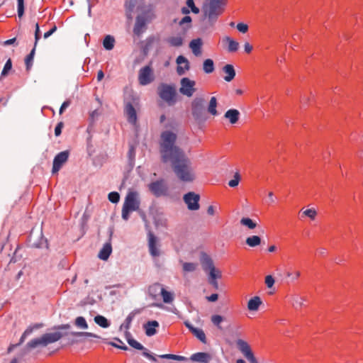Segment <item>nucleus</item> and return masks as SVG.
Wrapping results in <instances>:
<instances>
[{
    "label": "nucleus",
    "instance_id": "nucleus-29",
    "mask_svg": "<svg viewBox=\"0 0 363 363\" xmlns=\"http://www.w3.org/2000/svg\"><path fill=\"white\" fill-rule=\"evenodd\" d=\"M300 214L301 218L308 217L311 220H314L318 215V212L314 208L305 210L302 208L300 211Z\"/></svg>",
    "mask_w": 363,
    "mask_h": 363
},
{
    "label": "nucleus",
    "instance_id": "nucleus-10",
    "mask_svg": "<svg viewBox=\"0 0 363 363\" xmlns=\"http://www.w3.org/2000/svg\"><path fill=\"white\" fill-rule=\"evenodd\" d=\"M69 155L68 150H65L58 153L53 160L52 173H57L62 167L67 162Z\"/></svg>",
    "mask_w": 363,
    "mask_h": 363
},
{
    "label": "nucleus",
    "instance_id": "nucleus-50",
    "mask_svg": "<svg viewBox=\"0 0 363 363\" xmlns=\"http://www.w3.org/2000/svg\"><path fill=\"white\" fill-rule=\"evenodd\" d=\"M108 200L113 203H116L119 201V199H120V195L118 192L116 191H112L111 193L108 194Z\"/></svg>",
    "mask_w": 363,
    "mask_h": 363
},
{
    "label": "nucleus",
    "instance_id": "nucleus-35",
    "mask_svg": "<svg viewBox=\"0 0 363 363\" xmlns=\"http://www.w3.org/2000/svg\"><path fill=\"white\" fill-rule=\"evenodd\" d=\"M245 242L249 247H255L259 245L262 240L258 235H252L246 238Z\"/></svg>",
    "mask_w": 363,
    "mask_h": 363
},
{
    "label": "nucleus",
    "instance_id": "nucleus-48",
    "mask_svg": "<svg viewBox=\"0 0 363 363\" xmlns=\"http://www.w3.org/2000/svg\"><path fill=\"white\" fill-rule=\"evenodd\" d=\"M286 276L290 279L291 281H294L300 277L301 272L298 270H295L294 272L288 271L286 272Z\"/></svg>",
    "mask_w": 363,
    "mask_h": 363
},
{
    "label": "nucleus",
    "instance_id": "nucleus-18",
    "mask_svg": "<svg viewBox=\"0 0 363 363\" xmlns=\"http://www.w3.org/2000/svg\"><path fill=\"white\" fill-rule=\"evenodd\" d=\"M124 112L127 116L128 121L132 124H135L137 122V113L131 103L125 104Z\"/></svg>",
    "mask_w": 363,
    "mask_h": 363
},
{
    "label": "nucleus",
    "instance_id": "nucleus-60",
    "mask_svg": "<svg viewBox=\"0 0 363 363\" xmlns=\"http://www.w3.org/2000/svg\"><path fill=\"white\" fill-rule=\"evenodd\" d=\"M70 100H67L62 103L60 108L59 113L61 115L63 113L64 111L70 105Z\"/></svg>",
    "mask_w": 363,
    "mask_h": 363
},
{
    "label": "nucleus",
    "instance_id": "nucleus-46",
    "mask_svg": "<svg viewBox=\"0 0 363 363\" xmlns=\"http://www.w3.org/2000/svg\"><path fill=\"white\" fill-rule=\"evenodd\" d=\"M192 333L203 343L206 342V335L202 329L196 328Z\"/></svg>",
    "mask_w": 363,
    "mask_h": 363
},
{
    "label": "nucleus",
    "instance_id": "nucleus-55",
    "mask_svg": "<svg viewBox=\"0 0 363 363\" xmlns=\"http://www.w3.org/2000/svg\"><path fill=\"white\" fill-rule=\"evenodd\" d=\"M35 43H34V45L35 47H36L37 44H38V42L39 41L40 38V27H39V24L38 23H35Z\"/></svg>",
    "mask_w": 363,
    "mask_h": 363
},
{
    "label": "nucleus",
    "instance_id": "nucleus-20",
    "mask_svg": "<svg viewBox=\"0 0 363 363\" xmlns=\"http://www.w3.org/2000/svg\"><path fill=\"white\" fill-rule=\"evenodd\" d=\"M159 327V323L157 320L147 321L144 324L143 328L145 335L148 337L155 335L157 333V328Z\"/></svg>",
    "mask_w": 363,
    "mask_h": 363
},
{
    "label": "nucleus",
    "instance_id": "nucleus-7",
    "mask_svg": "<svg viewBox=\"0 0 363 363\" xmlns=\"http://www.w3.org/2000/svg\"><path fill=\"white\" fill-rule=\"evenodd\" d=\"M155 79L152 69L150 65L145 66L139 70L138 73V82L142 86H145Z\"/></svg>",
    "mask_w": 363,
    "mask_h": 363
},
{
    "label": "nucleus",
    "instance_id": "nucleus-22",
    "mask_svg": "<svg viewBox=\"0 0 363 363\" xmlns=\"http://www.w3.org/2000/svg\"><path fill=\"white\" fill-rule=\"evenodd\" d=\"M240 115V113L238 110L235 109V108H231V109L228 110L225 113L224 117L225 118L228 119L231 124H235L239 120Z\"/></svg>",
    "mask_w": 363,
    "mask_h": 363
},
{
    "label": "nucleus",
    "instance_id": "nucleus-1",
    "mask_svg": "<svg viewBox=\"0 0 363 363\" xmlns=\"http://www.w3.org/2000/svg\"><path fill=\"white\" fill-rule=\"evenodd\" d=\"M177 135L171 130L161 133L160 152L164 163L169 162L177 177L184 182H192L195 174L190 160L177 145Z\"/></svg>",
    "mask_w": 363,
    "mask_h": 363
},
{
    "label": "nucleus",
    "instance_id": "nucleus-63",
    "mask_svg": "<svg viewBox=\"0 0 363 363\" xmlns=\"http://www.w3.org/2000/svg\"><path fill=\"white\" fill-rule=\"evenodd\" d=\"M207 300L210 302H215L218 298V295L217 294H212L211 296L206 297Z\"/></svg>",
    "mask_w": 363,
    "mask_h": 363
},
{
    "label": "nucleus",
    "instance_id": "nucleus-26",
    "mask_svg": "<svg viewBox=\"0 0 363 363\" xmlns=\"http://www.w3.org/2000/svg\"><path fill=\"white\" fill-rule=\"evenodd\" d=\"M223 72L225 74L224 80L229 82H231L235 77V71L232 65H226L223 68Z\"/></svg>",
    "mask_w": 363,
    "mask_h": 363
},
{
    "label": "nucleus",
    "instance_id": "nucleus-38",
    "mask_svg": "<svg viewBox=\"0 0 363 363\" xmlns=\"http://www.w3.org/2000/svg\"><path fill=\"white\" fill-rule=\"evenodd\" d=\"M135 314H136V313L134 311H132L131 313H129V315L125 318V322L120 326L121 330L123 328H124L125 330H128L130 329L131 323H132Z\"/></svg>",
    "mask_w": 363,
    "mask_h": 363
},
{
    "label": "nucleus",
    "instance_id": "nucleus-42",
    "mask_svg": "<svg viewBox=\"0 0 363 363\" xmlns=\"http://www.w3.org/2000/svg\"><path fill=\"white\" fill-rule=\"evenodd\" d=\"M240 224L252 230L257 227V223L250 218H242L240 220Z\"/></svg>",
    "mask_w": 363,
    "mask_h": 363
},
{
    "label": "nucleus",
    "instance_id": "nucleus-37",
    "mask_svg": "<svg viewBox=\"0 0 363 363\" xmlns=\"http://www.w3.org/2000/svg\"><path fill=\"white\" fill-rule=\"evenodd\" d=\"M94 322L103 328H107L109 327L110 323L107 318L103 315H98L94 317Z\"/></svg>",
    "mask_w": 363,
    "mask_h": 363
},
{
    "label": "nucleus",
    "instance_id": "nucleus-41",
    "mask_svg": "<svg viewBox=\"0 0 363 363\" xmlns=\"http://www.w3.org/2000/svg\"><path fill=\"white\" fill-rule=\"evenodd\" d=\"M197 267H198L197 263H194V262H183L182 263L183 271L186 273L193 272L197 269Z\"/></svg>",
    "mask_w": 363,
    "mask_h": 363
},
{
    "label": "nucleus",
    "instance_id": "nucleus-45",
    "mask_svg": "<svg viewBox=\"0 0 363 363\" xmlns=\"http://www.w3.org/2000/svg\"><path fill=\"white\" fill-rule=\"evenodd\" d=\"M158 357L162 359H173L177 361H184L186 359V357L183 356L172 354H160Z\"/></svg>",
    "mask_w": 363,
    "mask_h": 363
},
{
    "label": "nucleus",
    "instance_id": "nucleus-9",
    "mask_svg": "<svg viewBox=\"0 0 363 363\" xmlns=\"http://www.w3.org/2000/svg\"><path fill=\"white\" fill-rule=\"evenodd\" d=\"M184 203L190 211H197L200 208L199 200L200 196L195 192L190 191L184 194L183 196Z\"/></svg>",
    "mask_w": 363,
    "mask_h": 363
},
{
    "label": "nucleus",
    "instance_id": "nucleus-49",
    "mask_svg": "<svg viewBox=\"0 0 363 363\" xmlns=\"http://www.w3.org/2000/svg\"><path fill=\"white\" fill-rule=\"evenodd\" d=\"M137 0H129L125 4L126 6V10H127V16L128 18H131V12L133 11V9L135 6Z\"/></svg>",
    "mask_w": 363,
    "mask_h": 363
},
{
    "label": "nucleus",
    "instance_id": "nucleus-11",
    "mask_svg": "<svg viewBox=\"0 0 363 363\" xmlns=\"http://www.w3.org/2000/svg\"><path fill=\"white\" fill-rule=\"evenodd\" d=\"M149 189L156 196L159 197L167 194V186L163 180L156 181L149 184Z\"/></svg>",
    "mask_w": 363,
    "mask_h": 363
},
{
    "label": "nucleus",
    "instance_id": "nucleus-30",
    "mask_svg": "<svg viewBox=\"0 0 363 363\" xmlns=\"http://www.w3.org/2000/svg\"><path fill=\"white\" fill-rule=\"evenodd\" d=\"M224 42H226L228 44V51L230 52H236L239 48V43L230 38L229 36H225L223 40Z\"/></svg>",
    "mask_w": 363,
    "mask_h": 363
},
{
    "label": "nucleus",
    "instance_id": "nucleus-21",
    "mask_svg": "<svg viewBox=\"0 0 363 363\" xmlns=\"http://www.w3.org/2000/svg\"><path fill=\"white\" fill-rule=\"evenodd\" d=\"M202 45L203 42L201 38L194 39L190 42L189 48L195 56H200L201 55Z\"/></svg>",
    "mask_w": 363,
    "mask_h": 363
},
{
    "label": "nucleus",
    "instance_id": "nucleus-5",
    "mask_svg": "<svg viewBox=\"0 0 363 363\" xmlns=\"http://www.w3.org/2000/svg\"><path fill=\"white\" fill-rule=\"evenodd\" d=\"M160 97L169 106L175 104L177 99V91L174 85L161 84L157 89Z\"/></svg>",
    "mask_w": 363,
    "mask_h": 363
},
{
    "label": "nucleus",
    "instance_id": "nucleus-32",
    "mask_svg": "<svg viewBox=\"0 0 363 363\" xmlns=\"http://www.w3.org/2000/svg\"><path fill=\"white\" fill-rule=\"evenodd\" d=\"M163 289V287L160 284H154L151 285L148 289V293L150 296H151L152 298H155L157 296L161 294L162 291Z\"/></svg>",
    "mask_w": 363,
    "mask_h": 363
},
{
    "label": "nucleus",
    "instance_id": "nucleus-14",
    "mask_svg": "<svg viewBox=\"0 0 363 363\" xmlns=\"http://www.w3.org/2000/svg\"><path fill=\"white\" fill-rule=\"evenodd\" d=\"M148 247L150 253L152 257L160 256V251L157 247V239L151 232L148 233Z\"/></svg>",
    "mask_w": 363,
    "mask_h": 363
},
{
    "label": "nucleus",
    "instance_id": "nucleus-8",
    "mask_svg": "<svg viewBox=\"0 0 363 363\" xmlns=\"http://www.w3.org/2000/svg\"><path fill=\"white\" fill-rule=\"evenodd\" d=\"M203 104L204 100L201 97L195 98L191 103V113L196 121H201L203 119Z\"/></svg>",
    "mask_w": 363,
    "mask_h": 363
},
{
    "label": "nucleus",
    "instance_id": "nucleus-16",
    "mask_svg": "<svg viewBox=\"0 0 363 363\" xmlns=\"http://www.w3.org/2000/svg\"><path fill=\"white\" fill-rule=\"evenodd\" d=\"M147 19L144 15H139L136 18L135 23L133 28L134 33L139 36L145 29Z\"/></svg>",
    "mask_w": 363,
    "mask_h": 363
},
{
    "label": "nucleus",
    "instance_id": "nucleus-39",
    "mask_svg": "<svg viewBox=\"0 0 363 363\" xmlns=\"http://www.w3.org/2000/svg\"><path fill=\"white\" fill-rule=\"evenodd\" d=\"M203 72L206 74L212 73L214 71V63L211 59H206L203 64Z\"/></svg>",
    "mask_w": 363,
    "mask_h": 363
},
{
    "label": "nucleus",
    "instance_id": "nucleus-51",
    "mask_svg": "<svg viewBox=\"0 0 363 363\" xmlns=\"http://www.w3.org/2000/svg\"><path fill=\"white\" fill-rule=\"evenodd\" d=\"M240 180V176L238 172H236L234 175L233 179H231L230 181H229L228 185L230 187H235L238 185Z\"/></svg>",
    "mask_w": 363,
    "mask_h": 363
},
{
    "label": "nucleus",
    "instance_id": "nucleus-4",
    "mask_svg": "<svg viewBox=\"0 0 363 363\" xmlns=\"http://www.w3.org/2000/svg\"><path fill=\"white\" fill-rule=\"evenodd\" d=\"M70 335L74 337H94V338H101L100 336L89 332H70L69 333L62 334L60 332L50 333L43 334V338L45 342V347L49 344L54 343L64 335Z\"/></svg>",
    "mask_w": 363,
    "mask_h": 363
},
{
    "label": "nucleus",
    "instance_id": "nucleus-33",
    "mask_svg": "<svg viewBox=\"0 0 363 363\" xmlns=\"http://www.w3.org/2000/svg\"><path fill=\"white\" fill-rule=\"evenodd\" d=\"M217 105L218 102L215 96H212L210 99L207 111L211 115L213 116H216L218 114L216 110Z\"/></svg>",
    "mask_w": 363,
    "mask_h": 363
},
{
    "label": "nucleus",
    "instance_id": "nucleus-25",
    "mask_svg": "<svg viewBox=\"0 0 363 363\" xmlns=\"http://www.w3.org/2000/svg\"><path fill=\"white\" fill-rule=\"evenodd\" d=\"M236 345L238 350L245 357L252 352L249 344L242 339H238L236 340Z\"/></svg>",
    "mask_w": 363,
    "mask_h": 363
},
{
    "label": "nucleus",
    "instance_id": "nucleus-23",
    "mask_svg": "<svg viewBox=\"0 0 363 363\" xmlns=\"http://www.w3.org/2000/svg\"><path fill=\"white\" fill-rule=\"evenodd\" d=\"M306 300L307 298L304 296L294 295L291 296V303L294 309L299 310L304 306V303Z\"/></svg>",
    "mask_w": 363,
    "mask_h": 363
},
{
    "label": "nucleus",
    "instance_id": "nucleus-3",
    "mask_svg": "<svg viewBox=\"0 0 363 363\" xmlns=\"http://www.w3.org/2000/svg\"><path fill=\"white\" fill-rule=\"evenodd\" d=\"M140 201L137 191H129L125 198L122 207V218L125 220H128L130 213L138 211L140 208Z\"/></svg>",
    "mask_w": 363,
    "mask_h": 363
},
{
    "label": "nucleus",
    "instance_id": "nucleus-58",
    "mask_svg": "<svg viewBox=\"0 0 363 363\" xmlns=\"http://www.w3.org/2000/svg\"><path fill=\"white\" fill-rule=\"evenodd\" d=\"M191 18L189 16H185L184 18H182V19L179 21V25H184L185 23H188V26L187 28H190L191 23Z\"/></svg>",
    "mask_w": 363,
    "mask_h": 363
},
{
    "label": "nucleus",
    "instance_id": "nucleus-59",
    "mask_svg": "<svg viewBox=\"0 0 363 363\" xmlns=\"http://www.w3.org/2000/svg\"><path fill=\"white\" fill-rule=\"evenodd\" d=\"M63 126L64 123L62 122H60L57 123L55 128V135L56 136H59L61 134Z\"/></svg>",
    "mask_w": 363,
    "mask_h": 363
},
{
    "label": "nucleus",
    "instance_id": "nucleus-19",
    "mask_svg": "<svg viewBox=\"0 0 363 363\" xmlns=\"http://www.w3.org/2000/svg\"><path fill=\"white\" fill-rule=\"evenodd\" d=\"M42 327H43L42 323H36L33 325L28 326L26 328V330L23 332V333L22 334V335L20 338L19 342L16 345H13L12 347H18V346L21 345L25 341L26 338L28 336H29L30 335H31L35 330L39 329Z\"/></svg>",
    "mask_w": 363,
    "mask_h": 363
},
{
    "label": "nucleus",
    "instance_id": "nucleus-36",
    "mask_svg": "<svg viewBox=\"0 0 363 363\" xmlns=\"http://www.w3.org/2000/svg\"><path fill=\"white\" fill-rule=\"evenodd\" d=\"M115 39L113 36L108 35L103 40V46L107 50H111L114 48Z\"/></svg>",
    "mask_w": 363,
    "mask_h": 363
},
{
    "label": "nucleus",
    "instance_id": "nucleus-12",
    "mask_svg": "<svg viewBox=\"0 0 363 363\" xmlns=\"http://www.w3.org/2000/svg\"><path fill=\"white\" fill-rule=\"evenodd\" d=\"M201 264L203 269L208 272V275L211 274V273L220 272L218 269L215 267L213 259L205 253H203L201 257Z\"/></svg>",
    "mask_w": 363,
    "mask_h": 363
},
{
    "label": "nucleus",
    "instance_id": "nucleus-13",
    "mask_svg": "<svg viewBox=\"0 0 363 363\" xmlns=\"http://www.w3.org/2000/svg\"><path fill=\"white\" fill-rule=\"evenodd\" d=\"M176 63L177 64V72L180 76L184 74L190 69L188 59L183 55H179L177 57Z\"/></svg>",
    "mask_w": 363,
    "mask_h": 363
},
{
    "label": "nucleus",
    "instance_id": "nucleus-57",
    "mask_svg": "<svg viewBox=\"0 0 363 363\" xmlns=\"http://www.w3.org/2000/svg\"><path fill=\"white\" fill-rule=\"evenodd\" d=\"M265 284L268 288H272L274 284V279L272 275H267L265 277Z\"/></svg>",
    "mask_w": 363,
    "mask_h": 363
},
{
    "label": "nucleus",
    "instance_id": "nucleus-61",
    "mask_svg": "<svg viewBox=\"0 0 363 363\" xmlns=\"http://www.w3.org/2000/svg\"><path fill=\"white\" fill-rule=\"evenodd\" d=\"M57 30V26H54L50 30L45 32L43 35V38L45 39L49 38L50 35H52L55 31Z\"/></svg>",
    "mask_w": 363,
    "mask_h": 363
},
{
    "label": "nucleus",
    "instance_id": "nucleus-52",
    "mask_svg": "<svg viewBox=\"0 0 363 363\" xmlns=\"http://www.w3.org/2000/svg\"><path fill=\"white\" fill-rule=\"evenodd\" d=\"M11 67H12L11 60L9 59L4 65V67L1 72V75L6 76L8 74V72L11 69Z\"/></svg>",
    "mask_w": 363,
    "mask_h": 363
},
{
    "label": "nucleus",
    "instance_id": "nucleus-2",
    "mask_svg": "<svg viewBox=\"0 0 363 363\" xmlns=\"http://www.w3.org/2000/svg\"><path fill=\"white\" fill-rule=\"evenodd\" d=\"M203 6V19L206 26H213L218 16L224 11L226 0H206Z\"/></svg>",
    "mask_w": 363,
    "mask_h": 363
},
{
    "label": "nucleus",
    "instance_id": "nucleus-40",
    "mask_svg": "<svg viewBox=\"0 0 363 363\" xmlns=\"http://www.w3.org/2000/svg\"><path fill=\"white\" fill-rule=\"evenodd\" d=\"M160 295L165 303H170L174 300V294L172 292L167 291L164 288H163Z\"/></svg>",
    "mask_w": 363,
    "mask_h": 363
},
{
    "label": "nucleus",
    "instance_id": "nucleus-27",
    "mask_svg": "<svg viewBox=\"0 0 363 363\" xmlns=\"http://www.w3.org/2000/svg\"><path fill=\"white\" fill-rule=\"evenodd\" d=\"M190 359L194 362L207 363L211 359V356L206 352H197L193 354Z\"/></svg>",
    "mask_w": 363,
    "mask_h": 363
},
{
    "label": "nucleus",
    "instance_id": "nucleus-15",
    "mask_svg": "<svg viewBox=\"0 0 363 363\" xmlns=\"http://www.w3.org/2000/svg\"><path fill=\"white\" fill-rule=\"evenodd\" d=\"M128 343L129 344V345L130 347H133V348H135L136 350H143V355L144 357H147V359H149L150 360H152L153 362H156L157 361L155 357H154L152 354H150L147 351V350L143 347V345H142L140 342H138L135 339H128Z\"/></svg>",
    "mask_w": 363,
    "mask_h": 363
},
{
    "label": "nucleus",
    "instance_id": "nucleus-34",
    "mask_svg": "<svg viewBox=\"0 0 363 363\" xmlns=\"http://www.w3.org/2000/svg\"><path fill=\"white\" fill-rule=\"evenodd\" d=\"M183 38L182 37L177 36H172L167 39V42L170 46L172 47H181L183 45Z\"/></svg>",
    "mask_w": 363,
    "mask_h": 363
},
{
    "label": "nucleus",
    "instance_id": "nucleus-43",
    "mask_svg": "<svg viewBox=\"0 0 363 363\" xmlns=\"http://www.w3.org/2000/svg\"><path fill=\"white\" fill-rule=\"evenodd\" d=\"M74 325L77 328L79 329H87L88 324L85 320V318L82 316L77 317L74 320Z\"/></svg>",
    "mask_w": 363,
    "mask_h": 363
},
{
    "label": "nucleus",
    "instance_id": "nucleus-24",
    "mask_svg": "<svg viewBox=\"0 0 363 363\" xmlns=\"http://www.w3.org/2000/svg\"><path fill=\"white\" fill-rule=\"evenodd\" d=\"M112 252V246L111 242L105 243L99 252L98 257L102 260H107Z\"/></svg>",
    "mask_w": 363,
    "mask_h": 363
},
{
    "label": "nucleus",
    "instance_id": "nucleus-6",
    "mask_svg": "<svg viewBox=\"0 0 363 363\" xmlns=\"http://www.w3.org/2000/svg\"><path fill=\"white\" fill-rule=\"evenodd\" d=\"M179 92L187 97H191L196 91V82L188 77H184L180 80Z\"/></svg>",
    "mask_w": 363,
    "mask_h": 363
},
{
    "label": "nucleus",
    "instance_id": "nucleus-62",
    "mask_svg": "<svg viewBox=\"0 0 363 363\" xmlns=\"http://www.w3.org/2000/svg\"><path fill=\"white\" fill-rule=\"evenodd\" d=\"M250 363H257V361L254 356L253 353H250L245 357Z\"/></svg>",
    "mask_w": 363,
    "mask_h": 363
},
{
    "label": "nucleus",
    "instance_id": "nucleus-44",
    "mask_svg": "<svg viewBox=\"0 0 363 363\" xmlns=\"http://www.w3.org/2000/svg\"><path fill=\"white\" fill-rule=\"evenodd\" d=\"M35 48L36 47L34 46V48L30 51V54L28 55L25 59V63H26L27 70H29L33 65V57H34V55H35Z\"/></svg>",
    "mask_w": 363,
    "mask_h": 363
},
{
    "label": "nucleus",
    "instance_id": "nucleus-53",
    "mask_svg": "<svg viewBox=\"0 0 363 363\" xmlns=\"http://www.w3.org/2000/svg\"><path fill=\"white\" fill-rule=\"evenodd\" d=\"M18 3V16L21 18L24 13V0H17Z\"/></svg>",
    "mask_w": 363,
    "mask_h": 363
},
{
    "label": "nucleus",
    "instance_id": "nucleus-28",
    "mask_svg": "<svg viewBox=\"0 0 363 363\" xmlns=\"http://www.w3.org/2000/svg\"><path fill=\"white\" fill-rule=\"evenodd\" d=\"M262 302L259 296H254L247 303V308L251 311H256L262 305Z\"/></svg>",
    "mask_w": 363,
    "mask_h": 363
},
{
    "label": "nucleus",
    "instance_id": "nucleus-64",
    "mask_svg": "<svg viewBox=\"0 0 363 363\" xmlns=\"http://www.w3.org/2000/svg\"><path fill=\"white\" fill-rule=\"evenodd\" d=\"M244 49L247 53L251 52L252 50V46L247 42L244 44Z\"/></svg>",
    "mask_w": 363,
    "mask_h": 363
},
{
    "label": "nucleus",
    "instance_id": "nucleus-47",
    "mask_svg": "<svg viewBox=\"0 0 363 363\" xmlns=\"http://www.w3.org/2000/svg\"><path fill=\"white\" fill-rule=\"evenodd\" d=\"M223 317L220 315H213L211 318L212 323L219 330L222 329L220 323L223 321Z\"/></svg>",
    "mask_w": 363,
    "mask_h": 363
},
{
    "label": "nucleus",
    "instance_id": "nucleus-31",
    "mask_svg": "<svg viewBox=\"0 0 363 363\" xmlns=\"http://www.w3.org/2000/svg\"><path fill=\"white\" fill-rule=\"evenodd\" d=\"M221 278V272H217L216 273H211L208 275V282L209 284L216 289H218V283L217 281L218 279Z\"/></svg>",
    "mask_w": 363,
    "mask_h": 363
},
{
    "label": "nucleus",
    "instance_id": "nucleus-56",
    "mask_svg": "<svg viewBox=\"0 0 363 363\" xmlns=\"http://www.w3.org/2000/svg\"><path fill=\"white\" fill-rule=\"evenodd\" d=\"M236 28L242 33H245L248 30V26L244 23H238Z\"/></svg>",
    "mask_w": 363,
    "mask_h": 363
},
{
    "label": "nucleus",
    "instance_id": "nucleus-54",
    "mask_svg": "<svg viewBox=\"0 0 363 363\" xmlns=\"http://www.w3.org/2000/svg\"><path fill=\"white\" fill-rule=\"evenodd\" d=\"M186 5L188 7H189L191 9V11L194 13H199V9L197 8L195 4H194V0H187L186 1Z\"/></svg>",
    "mask_w": 363,
    "mask_h": 363
},
{
    "label": "nucleus",
    "instance_id": "nucleus-17",
    "mask_svg": "<svg viewBox=\"0 0 363 363\" xmlns=\"http://www.w3.org/2000/svg\"><path fill=\"white\" fill-rule=\"evenodd\" d=\"M38 347H45L43 336L30 340L23 350V354H26Z\"/></svg>",
    "mask_w": 363,
    "mask_h": 363
}]
</instances>
